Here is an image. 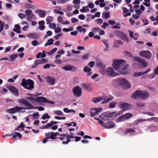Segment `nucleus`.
<instances>
[{
    "label": "nucleus",
    "instance_id": "f257e3e1",
    "mask_svg": "<svg viewBox=\"0 0 158 158\" xmlns=\"http://www.w3.org/2000/svg\"><path fill=\"white\" fill-rule=\"evenodd\" d=\"M125 60L122 59L114 60L113 61L112 66L115 70H117L118 72L122 75H127L128 74L126 71L129 66L128 64H125Z\"/></svg>",
    "mask_w": 158,
    "mask_h": 158
},
{
    "label": "nucleus",
    "instance_id": "f03ea898",
    "mask_svg": "<svg viewBox=\"0 0 158 158\" xmlns=\"http://www.w3.org/2000/svg\"><path fill=\"white\" fill-rule=\"evenodd\" d=\"M34 82L31 79L26 80L25 78L22 79L21 85L25 89L32 90L34 88Z\"/></svg>",
    "mask_w": 158,
    "mask_h": 158
},
{
    "label": "nucleus",
    "instance_id": "7ed1b4c3",
    "mask_svg": "<svg viewBox=\"0 0 158 158\" xmlns=\"http://www.w3.org/2000/svg\"><path fill=\"white\" fill-rule=\"evenodd\" d=\"M148 95L147 91L137 90L132 94L131 97L133 99H135L136 97H139L141 99H144L147 97Z\"/></svg>",
    "mask_w": 158,
    "mask_h": 158
},
{
    "label": "nucleus",
    "instance_id": "20e7f679",
    "mask_svg": "<svg viewBox=\"0 0 158 158\" xmlns=\"http://www.w3.org/2000/svg\"><path fill=\"white\" fill-rule=\"evenodd\" d=\"M26 99L31 101H35L37 102H43L44 103H49L52 104H54V102L50 100H48L45 97H38L36 98L32 97H27Z\"/></svg>",
    "mask_w": 158,
    "mask_h": 158
},
{
    "label": "nucleus",
    "instance_id": "39448f33",
    "mask_svg": "<svg viewBox=\"0 0 158 158\" xmlns=\"http://www.w3.org/2000/svg\"><path fill=\"white\" fill-rule=\"evenodd\" d=\"M118 85H121L122 87L127 89L131 87V85L128 83L127 80L125 78L120 79L114 81Z\"/></svg>",
    "mask_w": 158,
    "mask_h": 158
},
{
    "label": "nucleus",
    "instance_id": "423d86ee",
    "mask_svg": "<svg viewBox=\"0 0 158 158\" xmlns=\"http://www.w3.org/2000/svg\"><path fill=\"white\" fill-rule=\"evenodd\" d=\"M18 102L19 104L20 105H23L24 106H26L27 107H23V109H31L33 108L32 105L30 103L28 102L26 100L21 99H19L18 100Z\"/></svg>",
    "mask_w": 158,
    "mask_h": 158
},
{
    "label": "nucleus",
    "instance_id": "0eeeda50",
    "mask_svg": "<svg viewBox=\"0 0 158 158\" xmlns=\"http://www.w3.org/2000/svg\"><path fill=\"white\" fill-rule=\"evenodd\" d=\"M25 12L26 13L25 15L27 17V20L29 22H30L33 19H36V18L34 15L32 14V11L30 10H25Z\"/></svg>",
    "mask_w": 158,
    "mask_h": 158
},
{
    "label": "nucleus",
    "instance_id": "6e6552de",
    "mask_svg": "<svg viewBox=\"0 0 158 158\" xmlns=\"http://www.w3.org/2000/svg\"><path fill=\"white\" fill-rule=\"evenodd\" d=\"M73 95L77 97H80L82 93V89L79 86L74 87L73 89Z\"/></svg>",
    "mask_w": 158,
    "mask_h": 158
},
{
    "label": "nucleus",
    "instance_id": "1a4fd4ad",
    "mask_svg": "<svg viewBox=\"0 0 158 158\" xmlns=\"http://www.w3.org/2000/svg\"><path fill=\"white\" fill-rule=\"evenodd\" d=\"M24 108L22 107H19L17 106H15V107L12 108L11 109H7L6 110L7 113L12 114L15 113L17 112H20Z\"/></svg>",
    "mask_w": 158,
    "mask_h": 158
},
{
    "label": "nucleus",
    "instance_id": "9d476101",
    "mask_svg": "<svg viewBox=\"0 0 158 158\" xmlns=\"http://www.w3.org/2000/svg\"><path fill=\"white\" fill-rule=\"evenodd\" d=\"M106 72L108 76L114 77L116 76L119 75L118 73H115L114 70L111 67H109L107 69Z\"/></svg>",
    "mask_w": 158,
    "mask_h": 158
},
{
    "label": "nucleus",
    "instance_id": "9b49d317",
    "mask_svg": "<svg viewBox=\"0 0 158 158\" xmlns=\"http://www.w3.org/2000/svg\"><path fill=\"white\" fill-rule=\"evenodd\" d=\"M139 55L140 56L148 59H150L152 56L151 52L148 51H141L139 52Z\"/></svg>",
    "mask_w": 158,
    "mask_h": 158
},
{
    "label": "nucleus",
    "instance_id": "f8f14e48",
    "mask_svg": "<svg viewBox=\"0 0 158 158\" xmlns=\"http://www.w3.org/2000/svg\"><path fill=\"white\" fill-rule=\"evenodd\" d=\"M62 69L67 71H69L71 70H72V71H77V67L70 65H68L64 66L62 68Z\"/></svg>",
    "mask_w": 158,
    "mask_h": 158
},
{
    "label": "nucleus",
    "instance_id": "ddd939ff",
    "mask_svg": "<svg viewBox=\"0 0 158 158\" xmlns=\"http://www.w3.org/2000/svg\"><path fill=\"white\" fill-rule=\"evenodd\" d=\"M45 135L46 136V138L54 140L57 139V138H55L54 133L52 132H49L48 133H46Z\"/></svg>",
    "mask_w": 158,
    "mask_h": 158
},
{
    "label": "nucleus",
    "instance_id": "4468645a",
    "mask_svg": "<svg viewBox=\"0 0 158 158\" xmlns=\"http://www.w3.org/2000/svg\"><path fill=\"white\" fill-rule=\"evenodd\" d=\"M45 79L46 81L52 85H54L56 81V79L55 78L49 76L46 77H45Z\"/></svg>",
    "mask_w": 158,
    "mask_h": 158
},
{
    "label": "nucleus",
    "instance_id": "2eb2a0df",
    "mask_svg": "<svg viewBox=\"0 0 158 158\" xmlns=\"http://www.w3.org/2000/svg\"><path fill=\"white\" fill-rule=\"evenodd\" d=\"M8 89L14 95L17 96H18V90L15 87L10 86L8 87Z\"/></svg>",
    "mask_w": 158,
    "mask_h": 158
},
{
    "label": "nucleus",
    "instance_id": "dca6fc26",
    "mask_svg": "<svg viewBox=\"0 0 158 158\" xmlns=\"http://www.w3.org/2000/svg\"><path fill=\"white\" fill-rule=\"evenodd\" d=\"M135 61L140 63L143 67H145L147 66L148 64L143 59L137 57H135Z\"/></svg>",
    "mask_w": 158,
    "mask_h": 158
},
{
    "label": "nucleus",
    "instance_id": "f3484780",
    "mask_svg": "<svg viewBox=\"0 0 158 158\" xmlns=\"http://www.w3.org/2000/svg\"><path fill=\"white\" fill-rule=\"evenodd\" d=\"M100 111V110L98 108L92 109L90 111V116L91 117H94L96 114H97Z\"/></svg>",
    "mask_w": 158,
    "mask_h": 158
},
{
    "label": "nucleus",
    "instance_id": "a211bd4d",
    "mask_svg": "<svg viewBox=\"0 0 158 158\" xmlns=\"http://www.w3.org/2000/svg\"><path fill=\"white\" fill-rule=\"evenodd\" d=\"M118 34L120 38L122 39L125 40L127 42L129 41V40L128 39L127 36L123 32L121 31H119L118 32Z\"/></svg>",
    "mask_w": 158,
    "mask_h": 158
},
{
    "label": "nucleus",
    "instance_id": "6ab92c4d",
    "mask_svg": "<svg viewBox=\"0 0 158 158\" xmlns=\"http://www.w3.org/2000/svg\"><path fill=\"white\" fill-rule=\"evenodd\" d=\"M120 106L121 109L123 110V111L128 110L130 107L129 105L127 103L121 104Z\"/></svg>",
    "mask_w": 158,
    "mask_h": 158
},
{
    "label": "nucleus",
    "instance_id": "aec40b11",
    "mask_svg": "<svg viewBox=\"0 0 158 158\" xmlns=\"http://www.w3.org/2000/svg\"><path fill=\"white\" fill-rule=\"evenodd\" d=\"M115 125L114 123L110 122L106 123L104 125V127L108 129L112 128L114 127Z\"/></svg>",
    "mask_w": 158,
    "mask_h": 158
},
{
    "label": "nucleus",
    "instance_id": "412c9836",
    "mask_svg": "<svg viewBox=\"0 0 158 158\" xmlns=\"http://www.w3.org/2000/svg\"><path fill=\"white\" fill-rule=\"evenodd\" d=\"M81 86L83 89L86 90H91L92 89V87L89 85L85 83H82L81 84Z\"/></svg>",
    "mask_w": 158,
    "mask_h": 158
},
{
    "label": "nucleus",
    "instance_id": "4be33fe9",
    "mask_svg": "<svg viewBox=\"0 0 158 158\" xmlns=\"http://www.w3.org/2000/svg\"><path fill=\"white\" fill-rule=\"evenodd\" d=\"M104 99H105V98H103V97H98L96 98H93L92 101L93 103H96L102 101Z\"/></svg>",
    "mask_w": 158,
    "mask_h": 158
},
{
    "label": "nucleus",
    "instance_id": "5701e85b",
    "mask_svg": "<svg viewBox=\"0 0 158 158\" xmlns=\"http://www.w3.org/2000/svg\"><path fill=\"white\" fill-rule=\"evenodd\" d=\"M103 98H104V100L101 103L102 104L106 103L113 99L114 97L111 95L110 96L106 99V96H103Z\"/></svg>",
    "mask_w": 158,
    "mask_h": 158
},
{
    "label": "nucleus",
    "instance_id": "b1692460",
    "mask_svg": "<svg viewBox=\"0 0 158 158\" xmlns=\"http://www.w3.org/2000/svg\"><path fill=\"white\" fill-rule=\"evenodd\" d=\"M38 24H39V28L40 30H43L45 29V27L44 26L45 22L44 21L42 20L39 21Z\"/></svg>",
    "mask_w": 158,
    "mask_h": 158
},
{
    "label": "nucleus",
    "instance_id": "393cba45",
    "mask_svg": "<svg viewBox=\"0 0 158 158\" xmlns=\"http://www.w3.org/2000/svg\"><path fill=\"white\" fill-rule=\"evenodd\" d=\"M114 116L116 117L117 116V113L115 112H113L111 113L110 114H103L101 115V116L103 117H106L107 118H109L111 117L112 116Z\"/></svg>",
    "mask_w": 158,
    "mask_h": 158
},
{
    "label": "nucleus",
    "instance_id": "a878e982",
    "mask_svg": "<svg viewBox=\"0 0 158 158\" xmlns=\"http://www.w3.org/2000/svg\"><path fill=\"white\" fill-rule=\"evenodd\" d=\"M15 28L13 29V31L18 33H20L21 32L20 30L21 28L20 26L18 24H16L15 26Z\"/></svg>",
    "mask_w": 158,
    "mask_h": 158
},
{
    "label": "nucleus",
    "instance_id": "bb28decb",
    "mask_svg": "<svg viewBox=\"0 0 158 158\" xmlns=\"http://www.w3.org/2000/svg\"><path fill=\"white\" fill-rule=\"evenodd\" d=\"M45 53L46 52L44 51H43L42 53L41 52L38 53L36 56V58H38L40 57L42 58L45 57L46 56V55L45 54Z\"/></svg>",
    "mask_w": 158,
    "mask_h": 158
},
{
    "label": "nucleus",
    "instance_id": "cd10ccee",
    "mask_svg": "<svg viewBox=\"0 0 158 158\" xmlns=\"http://www.w3.org/2000/svg\"><path fill=\"white\" fill-rule=\"evenodd\" d=\"M37 35L36 33H30L27 35V37L29 38H33L34 39L36 38Z\"/></svg>",
    "mask_w": 158,
    "mask_h": 158
},
{
    "label": "nucleus",
    "instance_id": "c85d7f7f",
    "mask_svg": "<svg viewBox=\"0 0 158 158\" xmlns=\"http://www.w3.org/2000/svg\"><path fill=\"white\" fill-rule=\"evenodd\" d=\"M53 17L52 16H48L46 19V23L48 24H51V22L53 20Z\"/></svg>",
    "mask_w": 158,
    "mask_h": 158
},
{
    "label": "nucleus",
    "instance_id": "c756f323",
    "mask_svg": "<svg viewBox=\"0 0 158 158\" xmlns=\"http://www.w3.org/2000/svg\"><path fill=\"white\" fill-rule=\"evenodd\" d=\"M54 41V40L52 39H49L48 40L47 42L45 44L44 46H47L52 45Z\"/></svg>",
    "mask_w": 158,
    "mask_h": 158
},
{
    "label": "nucleus",
    "instance_id": "7c9ffc66",
    "mask_svg": "<svg viewBox=\"0 0 158 158\" xmlns=\"http://www.w3.org/2000/svg\"><path fill=\"white\" fill-rule=\"evenodd\" d=\"M39 116L40 115L39 114L38 112H37L34 113L32 115H29V117L31 116L33 118V119H35L38 118Z\"/></svg>",
    "mask_w": 158,
    "mask_h": 158
},
{
    "label": "nucleus",
    "instance_id": "2f4dec72",
    "mask_svg": "<svg viewBox=\"0 0 158 158\" xmlns=\"http://www.w3.org/2000/svg\"><path fill=\"white\" fill-rule=\"evenodd\" d=\"M123 115L125 118V120L129 119L133 116L132 114L130 113H126L123 114Z\"/></svg>",
    "mask_w": 158,
    "mask_h": 158
},
{
    "label": "nucleus",
    "instance_id": "473e14b6",
    "mask_svg": "<svg viewBox=\"0 0 158 158\" xmlns=\"http://www.w3.org/2000/svg\"><path fill=\"white\" fill-rule=\"evenodd\" d=\"M57 48H55L52 49L50 51L48 52H47V54L49 55H51L55 53L57 50Z\"/></svg>",
    "mask_w": 158,
    "mask_h": 158
},
{
    "label": "nucleus",
    "instance_id": "72a5a7b5",
    "mask_svg": "<svg viewBox=\"0 0 158 158\" xmlns=\"http://www.w3.org/2000/svg\"><path fill=\"white\" fill-rule=\"evenodd\" d=\"M18 57V55L17 54H12L10 56V61H13Z\"/></svg>",
    "mask_w": 158,
    "mask_h": 158
},
{
    "label": "nucleus",
    "instance_id": "f704fd0d",
    "mask_svg": "<svg viewBox=\"0 0 158 158\" xmlns=\"http://www.w3.org/2000/svg\"><path fill=\"white\" fill-rule=\"evenodd\" d=\"M5 23L0 20V33L3 30Z\"/></svg>",
    "mask_w": 158,
    "mask_h": 158
},
{
    "label": "nucleus",
    "instance_id": "c9c22d12",
    "mask_svg": "<svg viewBox=\"0 0 158 158\" xmlns=\"http://www.w3.org/2000/svg\"><path fill=\"white\" fill-rule=\"evenodd\" d=\"M125 118L123 115L120 116L117 119V121L118 122L124 121L125 120Z\"/></svg>",
    "mask_w": 158,
    "mask_h": 158
},
{
    "label": "nucleus",
    "instance_id": "e433bc0d",
    "mask_svg": "<svg viewBox=\"0 0 158 158\" xmlns=\"http://www.w3.org/2000/svg\"><path fill=\"white\" fill-rule=\"evenodd\" d=\"M53 113L55 114L58 115L63 116V112L60 110H57L54 111Z\"/></svg>",
    "mask_w": 158,
    "mask_h": 158
},
{
    "label": "nucleus",
    "instance_id": "4c0bfd02",
    "mask_svg": "<svg viewBox=\"0 0 158 158\" xmlns=\"http://www.w3.org/2000/svg\"><path fill=\"white\" fill-rule=\"evenodd\" d=\"M65 137L66 138L67 140L66 141H63L62 142V143L63 144H67L69 142L73 141V140H71L70 139L69 137H67V136H66Z\"/></svg>",
    "mask_w": 158,
    "mask_h": 158
},
{
    "label": "nucleus",
    "instance_id": "58836bf2",
    "mask_svg": "<svg viewBox=\"0 0 158 158\" xmlns=\"http://www.w3.org/2000/svg\"><path fill=\"white\" fill-rule=\"evenodd\" d=\"M126 133H134L135 132V131L132 128H127L126 129Z\"/></svg>",
    "mask_w": 158,
    "mask_h": 158
},
{
    "label": "nucleus",
    "instance_id": "ea45409f",
    "mask_svg": "<svg viewBox=\"0 0 158 158\" xmlns=\"http://www.w3.org/2000/svg\"><path fill=\"white\" fill-rule=\"evenodd\" d=\"M117 104L116 102H112L109 104V107L111 108H114L115 107V105Z\"/></svg>",
    "mask_w": 158,
    "mask_h": 158
},
{
    "label": "nucleus",
    "instance_id": "a19ab883",
    "mask_svg": "<svg viewBox=\"0 0 158 158\" xmlns=\"http://www.w3.org/2000/svg\"><path fill=\"white\" fill-rule=\"evenodd\" d=\"M50 118V116H49L48 114H44L43 116L41 117L42 119L44 120L46 119H49Z\"/></svg>",
    "mask_w": 158,
    "mask_h": 158
},
{
    "label": "nucleus",
    "instance_id": "79ce46f5",
    "mask_svg": "<svg viewBox=\"0 0 158 158\" xmlns=\"http://www.w3.org/2000/svg\"><path fill=\"white\" fill-rule=\"evenodd\" d=\"M25 7L27 9H31L32 8V5L27 3L25 4Z\"/></svg>",
    "mask_w": 158,
    "mask_h": 158
},
{
    "label": "nucleus",
    "instance_id": "37998d69",
    "mask_svg": "<svg viewBox=\"0 0 158 158\" xmlns=\"http://www.w3.org/2000/svg\"><path fill=\"white\" fill-rule=\"evenodd\" d=\"M73 27H71L69 28H64L63 29V31L65 32H68L70 31H72L73 30Z\"/></svg>",
    "mask_w": 158,
    "mask_h": 158
},
{
    "label": "nucleus",
    "instance_id": "c03bdc74",
    "mask_svg": "<svg viewBox=\"0 0 158 158\" xmlns=\"http://www.w3.org/2000/svg\"><path fill=\"white\" fill-rule=\"evenodd\" d=\"M54 12L55 13L60 14V15H63L64 14V13L62 11L56 9L54 10Z\"/></svg>",
    "mask_w": 158,
    "mask_h": 158
},
{
    "label": "nucleus",
    "instance_id": "a18cd8bd",
    "mask_svg": "<svg viewBox=\"0 0 158 158\" xmlns=\"http://www.w3.org/2000/svg\"><path fill=\"white\" fill-rule=\"evenodd\" d=\"M91 69L88 67H85L84 68L83 70L85 72H88L90 71Z\"/></svg>",
    "mask_w": 158,
    "mask_h": 158
},
{
    "label": "nucleus",
    "instance_id": "49530a36",
    "mask_svg": "<svg viewBox=\"0 0 158 158\" xmlns=\"http://www.w3.org/2000/svg\"><path fill=\"white\" fill-rule=\"evenodd\" d=\"M150 71V69H147L144 72H139V73H140V76L142 75L143 74H144L146 73H148V72H149Z\"/></svg>",
    "mask_w": 158,
    "mask_h": 158
},
{
    "label": "nucleus",
    "instance_id": "de8ad7c7",
    "mask_svg": "<svg viewBox=\"0 0 158 158\" xmlns=\"http://www.w3.org/2000/svg\"><path fill=\"white\" fill-rule=\"evenodd\" d=\"M142 22L144 23L143 25L144 26L147 25L148 23V21L147 19H143L142 20Z\"/></svg>",
    "mask_w": 158,
    "mask_h": 158
},
{
    "label": "nucleus",
    "instance_id": "09e8293b",
    "mask_svg": "<svg viewBox=\"0 0 158 158\" xmlns=\"http://www.w3.org/2000/svg\"><path fill=\"white\" fill-rule=\"evenodd\" d=\"M58 122L55 121H51L50 122V123H48L49 124V125L51 127L53 125L56 124Z\"/></svg>",
    "mask_w": 158,
    "mask_h": 158
},
{
    "label": "nucleus",
    "instance_id": "8fccbe9b",
    "mask_svg": "<svg viewBox=\"0 0 158 158\" xmlns=\"http://www.w3.org/2000/svg\"><path fill=\"white\" fill-rule=\"evenodd\" d=\"M100 29L98 27H97L96 28H94L92 30V31L94 33L97 32L98 31L100 30Z\"/></svg>",
    "mask_w": 158,
    "mask_h": 158
},
{
    "label": "nucleus",
    "instance_id": "3c124183",
    "mask_svg": "<svg viewBox=\"0 0 158 158\" xmlns=\"http://www.w3.org/2000/svg\"><path fill=\"white\" fill-rule=\"evenodd\" d=\"M95 64L94 62V61H91L90 62L89 64L88 65L90 67H94Z\"/></svg>",
    "mask_w": 158,
    "mask_h": 158
},
{
    "label": "nucleus",
    "instance_id": "603ef678",
    "mask_svg": "<svg viewBox=\"0 0 158 158\" xmlns=\"http://www.w3.org/2000/svg\"><path fill=\"white\" fill-rule=\"evenodd\" d=\"M136 104L137 106L140 107H144L145 105V104L143 103H136Z\"/></svg>",
    "mask_w": 158,
    "mask_h": 158
},
{
    "label": "nucleus",
    "instance_id": "864d4df0",
    "mask_svg": "<svg viewBox=\"0 0 158 158\" xmlns=\"http://www.w3.org/2000/svg\"><path fill=\"white\" fill-rule=\"evenodd\" d=\"M31 44L33 46H36L38 44V43L36 40H35L31 42Z\"/></svg>",
    "mask_w": 158,
    "mask_h": 158
},
{
    "label": "nucleus",
    "instance_id": "5fc2aeb1",
    "mask_svg": "<svg viewBox=\"0 0 158 158\" xmlns=\"http://www.w3.org/2000/svg\"><path fill=\"white\" fill-rule=\"evenodd\" d=\"M109 24L106 22H104L103 25L101 26V27L103 29H105L106 28V27L108 26Z\"/></svg>",
    "mask_w": 158,
    "mask_h": 158
},
{
    "label": "nucleus",
    "instance_id": "6e6d98bb",
    "mask_svg": "<svg viewBox=\"0 0 158 158\" xmlns=\"http://www.w3.org/2000/svg\"><path fill=\"white\" fill-rule=\"evenodd\" d=\"M146 121V119H143L141 118L137 120H136V124H137L138 123H139L141 122L142 121Z\"/></svg>",
    "mask_w": 158,
    "mask_h": 158
},
{
    "label": "nucleus",
    "instance_id": "4d7b16f0",
    "mask_svg": "<svg viewBox=\"0 0 158 158\" xmlns=\"http://www.w3.org/2000/svg\"><path fill=\"white\" fill-rule=\"evenodd\" d=\"M123 14L127 13L129 11V10L125 7H123Z\"/></svg>",
    "mask_w": 158,
    "mask_h": 158
},
{
    "label": "nucleus",
    "instance_id": "13d9d810",
    "mask_svg": "<svg viewBox=\"0 0 158 158\" xmlns=\"http://www.w3.org/2000/svg\"><path fill=\"white\" fill-rule=\"evenodd\" d=\"M46 15V14L45 13V11H44V12H42L41 13L39 14V16L41 17H44Z\"/></svg>",
    "mask_w": 158,
    "mask_h": 158
},
{
    "label": "nucleus",
    "instance_id": "bf43d9fd",
    "mask_svg": "<svg viewBox=\"0 0 158 158\" xmlns=\"http://www.w3.org/2000/svg\"><path fill=\"white\" fill-rule=\"evenodd\" d=\"M18 16L21 19H23L25 17V15L22 13H19L18 15Z\"/></svg>",
    "mask_w": 158,
    "mask_h": 158
},
{
    "label": "nucleus",
    "instance_id": "052dcab7",
    "mask_svg": "<svg viewBox=\"0 0 158 158\" xmlns=\"http://www.w3.org/2000/svg\"><path fill=\"white\" fill-rule=\"evenodd\" d=\"M89 57V55L87 54H86L84 55L82 57V59L83 60H87Z\"/></svg>",
    "mask_w": 158,
    "mask_h": 158
},
{
    "label": "nucleus",
    "instance_id": "680f3d73",
    "mask_svg": "<svg viewBox=\"0 0 158 158\" xmlns=\"http://www.w3.org/2000/svg\"><path fill=\"white\" fill-rule=\"evenodd\" d=\"M79 18L82 20H84L85 18V16L83 14H81L79 15Z\"/></svg>",
    "mask_w": 158,
    "mask_h": 158
},
{
    "label": "nucleus",
    "instance_id": "e2e57ef3",
    "mask_svg": "<svg viewBox=\"0 0 158 158\" xmlns=\"http://www.w3.org/2000/svg\"><path fill=\"white\" fill-rule=\"evenodd\" d=\"M98 123H99L102 127H104V122L101 120L100 119L98 120Z\"/></svg>",
    "mask_w": 158,
    "mask_h": 158
},
{
    "label": "nucleus",
    "instance_id": "0e129e2a",
    "mask_svg": "<svg viewBox=\"0 0 158 158\" xmlns=\"http://www.w3.org/2000/svg\"><path fill=\"white\" fill-rule=\"evenodd\" d=\"M36 63L38 65L39 64H41L44 63V62H43L41 60H35Z\"/></svg>",
    "mask_w": 158,
    "mask_h": 158
},
{
    "label": "nucleus",
    "instance_id": "69168bd1",
    "mask_svg": "<svg viewBox=\"0 0 158 158\" xmlns=\"http://www.w3.org/2000/svg\"><path fill=\"white\" fill-rule=\"evenodd\" d=\"M102 42L106 46H109L108 41L106 40H102Z\"/></svg>",
    "mask_w": 158,
    "mask_h": 158
},
{
    "label": "nucleus",
    "instance_id": "338daca9",
    "mask_svg": "<svg viewBox=\"0 0 158 158\" xmlns=\"http://www.w3.org/2000/svg\"><path fill=\"white\" fill-rule=\"evenodd\" d=\"M71 21L72 23H74L75 22H78V20L75 18H73L71 19Z\"/></svg>",
    "mask_w": 158,
    "mask_h": 158
},
{
    "label": "nucleus",
    "instance_id": "774afa93",
    "mask_svg": "<svg viewBox=\"0 0 158 158\" xmlns=\"http://www.w3.org/2000/svg\"><path fill=\"white\" fill-rule=\"evenodd\" d=\"M154 73L155 74L158 75V66L154 70Z\"/></svg>",
    "mask_w": 158,
    "mask_h": 158
}]
</instances>
